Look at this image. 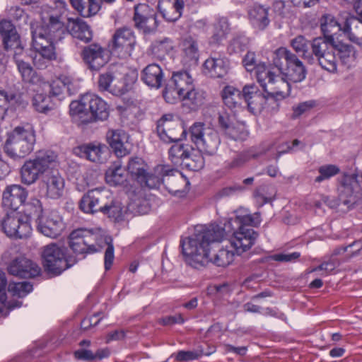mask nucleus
I'll return each instance as SVG.
<instances>
[{"mask_svg": "<svg viewBox=\"0 0 362 362\" xmlns=\"http://www.w3.org/2000/svg\"><path fill=\"white\" fill-rule=\"evenodd\" d=\"M248 15L253 27L259 30H264L270 23L268 7L255 4L250 9Z\"/></svg>", "mask_w": 362, "mask_h": 362, "instance_id": "f704fd0d", "label": "nucleus"}, {"mask_svg": "<svg viewBox=\"0 0 362 362\" xmlns=\"http://www.w3.org/2000/svg\"><path fill=\"white\" fill-rule=\"evenodd\" d=\"M8 272L21 278H34L40 273V267L34 262L25 257L13 259L8 266Z\"/></svg>", "mask_w": 362, "mask_h": 362, "instance_id": "5701e85b", "label": "nucleus"}, {"mask_svg": "<svg viewBox=\"0 0 362 362\" xmlns=\"http://www.w3.org/2000/svg\"><path fill=\"white\" fill-rule=\"evenodd\" d=\"M284 77L283 75L273 74L269 80L264 83L262 88L271 96V99L274 98L283 99L290 95L291 81Z\"/></svg>", "mask_w": 362, "mask_h": 362, "instance_id": "393cba45", "label": "nucleus"}, {"mask_svg": "<svg viewBox=\"0 0 362 362\" xmlns=\"http://www.w3.org/2000/svg\"><path fill=\"white\" fill-rule=\"evenodd\" d=\"M300 254L298 252H294L288 254H276L272 256L273 260L277 262H293L298 259Z\"/></svg>", "mask_w": 362, "mask_h": 362, "instance_id": "338daca9", "label": "nucleus"}, {"mask_svg": "<svg viewBox=\"0 0 362 362\" xmlns=\"http://www.w3.org/2000/svg\"><path fill=\"white\" fill-rule=\"evenodd\" d=\"M190 170L197 171L203 168L204 160L202 156L199 152L193 151L190 153L189 156L186 158L183 165Z\"/></svg>", "mask_w": 362, "mask_h": 362, "instance_id": "864d4df0", "label": "nucleus"}, {"mask_svg": "<svg viewBox=\"0 0 362 362\" xmlns=\"http://www.w3.org/2000/svg\"><path fill=\"white\" fill-rule=\"evenodd\" d=\"M38 230L45 236L55 238L64 229V223L60 216L54 211L45 212L37 222Z\"/></svg>", "mask_w": 362, "mask_h": 362, "instance_id": "4be33fe9", "label": "nucleus"}, {"mask_svg": "<svg viewBox=\"0 0 362 362\" xmlns=\"http://www.w3.org/2000/svg\"><path fill=\"white\" fill-rule=\"evenodd\" d=\"M105 243L107 247L105 252V268L106 270H108L110 269L115 257L114 247L112 243V239L110 237L105 238Z\"/></svg>", "mask_w": 362, "mask_h": 362, "instance_id": "680f3d73", "label": "nucleus"}, {"mask_svg": "<svg viewBox=\"0 0 362 362\" xmlns=\"http://www.w3.org/2000/svg\"><path fill=\"white\" fill-rule=\"evenodd\" d=\"M336 42H331L321 37H315L310 42L311 55L314 63L317 62L322 69L329 71H337V57L335 54Z\"/></svg>", "mask_w": 362, "mask_h": 362, "instance_id": "9b49d317", "label": "nucleus"}, {"mask_svg": "<svg viewBox=\"0 0 362 362\" xmlns=\"http://www.w3.org/2000/svg\"><path fill=\"white\" fill-rule=\"evenodd\" d=\"M184 0H175L172 6L168 8L162 9L160 7V13L163 17L169 22H174L180 18L184 8Z\"/></svg>", "mask_w": 362, "mask_h": 362, "instance_id": "de8ad7c7", "label": "nucleus"}, {"mask_svg": "<svg viewBox=\"0 0 362 362\" xmlns=\"http://www.w3.org/2000/svg\"><path fill=\"white\" fill-rule=\"evenodd\" d=\"M173 48V42L169 38H165L158 41L153 46V52L158 57H163L165 54H168Z\"/></svg>", "mask_w": 362, "mask_h": 362, "instance_id": "13d9d810", "label": "nucleus"}, {"mask_svg": "<svg viewBox=\"0 0 362 362\" xmlns=\"http://www.w3.org/2000/svg\"><path fill=\"white\" fill-rule=\"evenodd\" d=\"M228 64L221 57H210L204 64L205 74L212 78H222L228 72Z\"/></svg>", "mask_w": 362, "mask_h": 362, "instance_id": "473e14b6", "label": "nucleus"}, {"mask_svg": "<svg viewBox=\"0 0 362 362\" xmlns=\"http://www.w3.org/2000/svg\"><path fill=\"white\" fill-rule=\"evenodd\" d=\"M40 185L46 197L57 199L63 196L65 180L57 170L52 169L42 176Z\"/></svg>", "mask_w": 362, "mask_h": 362, "instance_id": "a211bd4d", "label": "nucleus"}, {"mask_svg": "<svg viewBox=\"0 0 362 362\" xmlns=\"http://www.w3.org/2000/svg\"><path fill=\"white\" fill-rule=\"evenodd\" d=\"M291 45L309 64H314V58L309 52L310 42L303 35H298L291 41Z\"/></svg>", "mask_w": 362, "mask_h": 362, "instance_id": "79ce46f5", "label": "nucleus"}, {"mask_svg": "<svg viewBox=\"0 0 362 362\" xmlns=\"http://www.w3.org/2000/svg\"><path fill=\"white\" fill-rule=\"evenodd\" d=\"M23 206V216L28 217L29 222L31 219H35L37 222L40 218L45 214L42 203L37 198H30L28 202H24Z\"/></svg>", "mask_w": 362, "mask_h": 362, "instance_id": "37998d69", "label": "nucleus"}, {"mask_svg": "<svg viewBox=\"0 0 362 362\" xmlns=\"http://www.w3.org/2000/svg\"><path fill=\"white\" fill-rule=\"evenodd\" d=\"M247 42V40L245 37H235L230 41L229 49H230L233 52H240L245 48Z\"/></svg>", "mask_w": 362, "mask_h": 362, "instance_id": "69168bd1", "label": "nucleus"}, {"mask_svg": "<svg viewBox=\"0 0 362 362\" xmlns=\"http://www.w3.org/2000/svg\"><path fill=\"white\" fill-rule=\"evenodd\" d=\"M66 6L63 0L42 5L37 11L40 23H30L32 45L35 50L33 62L39 69H45L51 61L57 59L54 45L63 37V16L66 11Z\"/></svg>", "mask_w": 362, "mask_h": 362, "instance_id": "f257e3e1", "label": "nucleus"}, {"mask_svg": "<svg viewBox=\"0 0 362 362\" xmlns=\"http://www.w3.org/2000/svg\"><path fill=\"white\" fill-rule=\"evenodd\" d=\"M313 107V103L311 101L303 102L299 103L296 106L293 107L292 118L296 119L303 113L310 110Z\"/></svg>", "mask_w": 362, "mask_h": 362, "instance_id": "e2e57ef3", "label": "nucleus"}, {"mask_svg": "<svg viewBox=\"0 0 362 362\" xmlns=\"http://www.w3.org/2000/svg\"><path fill=\"white\" fill-rule=\"evenodd\" d=\"M178 100H180L183 105L187 107L190 110H196L204 104L205 95L204 92L195 90L192 87L189 91L180 95Z\"/></svg>", "mask_w": 362, "mask_h": 362, "instance_id": "ea45409f", "label": "nucleus"}, {"mask_svg": "<svg viewBox=\"0 0 362 362\" xmlns=\"http://www.w3.org/2000/svg\"><path fill=\"white\" fill-rule=\"evenodd\" d=\"M13 59L24 82L34 84L40 81V76L29 62L30 57L27 52L20 55L17 54Z\"/></svg>", "mask_w": 362, "mask_h": 362, "instance_id": "c85d7f7f", "label": "nucleus"}, {"mask_svg": "<svg viewBox=\"0 0 362 362\" xmlns=\"http://www.w3.org/2000/svg\"><path fill=\"white\" fill-rule=\"evenodd\" d=\"M66 29L74 37L86 43L89 42L93 38L92 31L89 25L78 18H69Z\"/></svg>", "mask_w": 362, "mask_h": 362, "instance_id": "7c9ffc66", "label": "nucleus"}, {"mask_svg": "<svg viewBox=\"0 0 362 362\" xmlns=\"http://www.w3.org/2000/svg\"><path fill=\"white\" fill-rule=\"evenodd\" d=\"M42 256L45 268L50 272L59 274L69 267L63 250L57 244L46 245Z\"/></svg>", "mask_w": 362, "mask_h": 362, "instance_id": "2eb2a0df", "label": "nucleus"}, {"mask_svg": "<svg viewBox=\"0 0 362 362\" xmlns=\"http://www.w3.org/2000/svg\"><path fill=\"white\" fill-rule=\"evenodd\" d=\"M201 354L194 351H180L177 353L175 359L178 361H192L199 358Z\"/></svg>", "mask_w": 362, "mask_h": 362, "instance_id": "0e129e2a", "label": "nucleus"}, {"mask_svg": "<svg viewBox=\"0 0 362 362\" xmlns=\"http://www.w3.org/2000/svg\"><path fill=\"white\" fill-rule=\"evenodd\" d=\"M136 43L134 32L130 28L122 27L116 30L112 36V47L114 49L130 52Z\"/></svg>", "mask_w": 362, "mask_h": 362, "instance_id": "cd10ccee", "label": "nucleus"}, {"mask_svg": "<svg viewBox=\"0 0 362 362\" xmlns=\"http://www.w3.org/2000/svg\"><path fill=\"white\" fill-rule=\"evenodd\" d=\"M98 87L100 90H108L114 95H123L127 88L123 82L116 81L115 76L110 73L100 75Z\"/></svg>", "mask_w": 362, "mask_h": 362, "instance_id": "72a5a7b5", "label": "nucleus"}, {"mask_svg": "<svg viewBox=\"0 0 362 362\" xmlns=\"http://www.w3.org/2000/svg\"><path fill=\"white\" fill-rule=\"evenodd\" d=\"M362 173L356 172L344 175L338 186L339 201L348 208L358 204L362 201Z\"/></svg>", "mask_w": 362, "mask_h": 362, "instance_id": "1a4fd4ad", "label": "nucleus"}, {"mask_svg": "<svg viewBox=\"0 0 362 362\" xmlns=\"http://www.w3.org/2000/svg\"><path fill=\"white\" fill-rule=\"evenodd\" d=\"M103 214L115 221H119L124 216L123 206L118 201H111L110 204L107 201Z\"/></svg>", "mask_w": 362, "mask_h": 362, "instance_id": "8fccbe9b", "label": "nucleus"}, {"mask_svg": "<svg viewBox=\"0 0 362 362\" xmlns=\"http://www.w3.org/2000/svg\"><path fill=\"white\" fill-rule=\"evenodd\" d=\"M272 63L292 83L301 82L305 78L307 71L303 62L284 47L277 49L272 54Z\"/></svg>", "mask_w": 362, "mask_h": 362, "instance_id": "0eeeda50", "label": "nucleus"}, {"mask_svg": "<svg viewBox=\"0 0 362 362\" xmlns=\"http://www.w3.org/2000/svg\"><path fill=\"white\" fill-rule=\"evenodd\" d=\"M264 151H257L256 148H251L237 153L231 159L227 160L223 163V168L226 171H232L238 170L245 166V165L252 158H257L264 154Z\"/></svg>", "mask_w": 362, "mask_h": 362, "instance_id": "c756f323", "label": "nucleus"}, {"mask_svg": "<svg viewBox=\"0 0 362 362\" xmlns=\"http://www.w3.org/2000/svg\"><path fill=\"white\" fill-rule=\"evenodd\" d=\"M339 171V168L335 165H322L318 170L320 175L315 177V182H321L323 180H328L337 175Z\"/></svg>", "mask_w": 362, "mask_h": 362, "instance_id": "6e6d98bb", "label": "nucleus"}, {"mask_svg": "<svg viewBox=\"0 0 362 362\" xmlns=\"http://www.w3.org/2000/svg\"><path fill=\"white\" fill-rule=\"evenodd\" d=\"M79 14L84 17L88 18L95 15L100 8V0H85L81 4V7L74 8Z\"/></svg>", "mask_w": 362, "mask_h": 362, "instance_id": "3c124183", "label": "nucleus"}, {"mask_svg": "<svg viewBox=\"0 0 362 362\" xmlns=\"http://www.w3.org/2000/svg\"><path fill=\"white\" fill-rule=\"evenodd\" d=\"M72 86L71 79L66 76H61L53 81L49 85L50 94L52 96H60L66 92L71 95V86Z\"/></svg>", "mask_w": 362, "mask_h": 362, "instance_id": "a18cd8bd", "label": "nucleus"}, {"mask_svg": "<svg viewBox=\"0 0 362 362\" xmlns=\"http://www.w3.org/2000/svg\"><path fill=\"white\" fill-rule=\"evenodd\" d=\"M109 197L110 192L105 189H90L80 200V209L87 214H94L98 211L103 213Z\"/></svg>", "mask_w": 362, "mask_h": 362, "instance_id": "dca6fc26", "label": "nucleus"}, {"mask_svg": "<svg viewBox=\"0 0 362 362\" xmlns=\"http://www.w3.org/2000/svg\"><path fill=\"white\" fill-rule=\"evenodd\" d=\"M71 116L81 123L105 120L110 115V107L101 98L91 93L84 94L69 105Z\"/></svg>", "mask_w": 362, "mask_h": 362, "instance_id": "20e7f679", "label": "nucleus"}, {"mask_svg": "<svg viewBox=\"0 0 362 362\" xmlns=\"http://www.w3.org/2000/svg\"><path fill=\"white\" fill-rule=\"evenodd\" d=\"M234 218H231L228 223L233 230L230 245L238 255H241L249 250L255 243L258 234L247 226H258L261 223L260 214H248L244 209L236 211Z\"/></svg>", "mask_w": 362, "mask_h": 362, "instance_id": "7ed1b4c3", "label": "nucleus"}, {"mask_svg": "<svg viewBox=\"0 0 362 362\" xmlns=\"http://www.w3.org/2000/svg\"><path fill=\"white\" fill-rule=\"evenodd\" d=\"M81 56L89 69L98 71L109 60L107 52L98 44H91L83 47Z\"/></svg>", "mask_w": 362, "mask_h": 362, "instance_id": "412c9836", "label": "nucleus"}, {"mask_svg": "<svg viewBox=\"0 0 362 362\" xmlns=\"http://www.w3.org/2000/svg\"><path fill=\"white\" fill-rule=\"evenodd\" d=\"M127 169L129 173L140 182L141 180L144 179L147 165L141 158L134 157L129 160Z\"/></svg>", "mask_w": 362, "mask_h": 362, "instance_id": "49530a36", "label": "nucleus"}, {"mask_svg": "<svg viewBox=\"0 0 362 362\" xmlns=\"http://www.w3.org/2000/svg\"><path fill=\"white\" fill-rule=\"evenodd\" d=\"M107 141L117 157H124L131 152L129 136L122 129H110L106 134Z\"/></svg>", "mask_w": 362, "mask_h": 362, "instance_id": "b1692460", "label": "nucleus"}, {"mask_svg": "<svg viewBox=\"0 0 362 362\" xmlns=\"http://www.w3.org/2000/svg\"><path fill=\"white\" fill-rule=\"evenodd\" d=\"M182 174L168 165H158L155 167L153 172H146L144 179L141 180L140 183L149 188H157L161 184H164L169 192H175L178 189V182H182Z\"/></svg>", "mask_w": 362, "mask_h": 362, "instance_id": "6e6552de", "label": "nucleus"}, {"mask_svg": "<svg viewBox=\"0 0 362 362\" xmlns=\"http://www.w3.org/2000/svg\"><path fill=\"white\" fill-rule=\"evenodd\" d=\"M1 226L8 236L20 239L28 237L32 230L28 217L16 210L6 214L1 221Z\"/></svg>", "mask_w": 362, "mask_h": 362, "instance_id": "f8f14e48", "label": "nucleus"}, {"mask_svg": "<svg viewBox=\"0 0 362 362\" xmlns=\"http://www.w3.org/2000/svg\"><path fill=\"white\" fill-rule=\"evenodd\" d=\"M320 28L324 35L322 38L331 42H336L334 36L340 31L343 32V27L330 14H325L320 18Z\"/></svg>", "mask_w": 362, "mask_h": 362, "instance_id": "c9c22d12", "label": "nucleus"}, {"mask_svg": "<svg viewBox=\"0 0 362 362\" xmlns=\"http://www.w3.org/2000/svg\"><path fill=\"white\" fill-rule=\"evenodd\" d=\"M243 100L252 113L258 114L264 108L269 98L259 92L255 84H250L243 87Z\"/></svg>", "mask_w": 362, "mask_h": 362, "instance_id": "bb28decb", "label": "nucleus"}, {"mask_svg": "<svg viewBox=\"0 0 362 362\" xmlns=\"http://www.w3.org/2000/svg\"><path fill=\"white\" fill-rule=\"evenodd\" d=\"M33 291V285L27 281L10 283L8 291L14 296L23 298Z\"/></svg>", "mask_w": 362, "mask_h": 362, "instance_id": "603ef678", "label": "nucleus"}, {"mask_svg": "<svg viewBox=\"0 0 362 362\" xmlns=\"http://www.w3.org/2000/svg\"><path fill=\"white\" fill-rule=\"evenodd\" d=\"M339 59L341 62L347 67H351L354 65L356 60L355 52L352 47L345 46L339 52Z\"/></svg>", "mask_w": 362, "mask_h": 362, "instance_id": "bf43d9fd", "label": "nucleus"}, {"mask_svg": "<svg viewBox=\"0 0 362 362\" xmlns=\"http://www.w3.org/2000/svg\"><path fill=\"white\" fill-rule=\"evenodd\" d=\"M133 20L135 27L144 33H151L158 27L156 13L145 4H139L134 6Z\"/></svg>", "mask_w": 362, "mask_h": 362, "instance_id": "6ab92c4d", "label": "nucleus"}, {"mask_svg": "<svg viewBox=\"0 0 362 362\" xmlns=\"http://www.w3.org/2000/svg\"><path fill=\"white\" fill-rule=\"evenodd\" d=\"M0 35L3 40L4 49L7 52H13V58L25 52L15 26L10 21H0Z\"/></svg>", "mask_w": 362, "mask_h": 362, "instance_id": "f3484780", "label": "nucleus"}, {"mask_svg": "<svg viewBox=\"0 0 362 362\" xmlns=\"http://www.w3.org/2000/svg\"><path fill=\"white\" fill-rule=\"evenodd\" d=\"M221 95L224 104L231 110L240 107L243 100V90L230 86L223 88Z\"/></svg>", "mask_w": 362, "mask_h": 362, "instance_id": "a19ab883", "label": "nucleus"}, {"mask_svg": "<svg viewBox=\"0 0 362 362\" xmlns=\"http://www.w3.org/2000/svg\"><path fill=\"white\" fill-rule=\"evenodd\" d=\"M182 50L188 60L197 61L199 49L197 40L191 36L186 37L182 42Z\"/></svg>", "mask_w": 362, "mask_h": 362, "instance_id": "09e8293b", "label": "nucleus"}, {"mask_svg": "<svg viewBox=\"0 0 362 362\" xmlns=\"http://www.w3.org/2000/svg\"><path fill=\"white\" fill-rule=\"evenodd\" d=\"M49 101V98L45 94L36 93L33 98V105L37 112L47 113L50 110Z\"/></svg>", "mask_w": 362, "mask_h": 362, "instance_id": "4d7b16f0", "label": "nucleus"}, {"mask_svg": "<svg viewBox=\"0 0 362 362\" xmlns=\"http://www.w3.org/2000/svg\"><path fill=\"white\" fill-rule=\"evenodd\" d=\"M229 32V25L226 19L220 20L214 25V33L212 35V42L214 43H220L226 38Z\"/></svg>", "mask_w": 362, "mask_h": 362, "instance_id": "5fc2aeb1", "label": "nucleus"}, {"mask_svg": "<svg viewBox=\"0 0 362 362\" xmlns=\"http://www.w3.org/2000/svg\"><path fill=\"white\" fill-rule=\"evenodd\" d=\"M95 235L90 230L77 229L71 232L69 235V247L76 254L94 252L97 251L93 245Z\"/></svg>", "mask_w": 362, "mask_h": 362, "instance_id": "aec40b11", "label": "nucleus"}, {"mask_svg": "<svg viewBox=\"0 0 362 362\" xmlns=\"http://www.w3.org/2000/svg\"><path fill=\"white\" fill-rule=\"evenodd\" d=\"M343 33L349 40L362 47V19L348 18L343 26Z\"/></svg>", "mask_w": 362, "mask_h": 362, "instance_id": "e433bc0d", "label": "nucleus"}, {"mask_svg": "<svg viewBox=\"0 0 362 362\" xmlns=\"http://www.w3.org/2000/svg\"><path fill=\"white\" fill-rule=\"evenodd\" d=\"M57 165V155L49 150L40 151L33 159L26 160L21 168V182L27 185L35 183Z\"/></svg>", "mask_w": 362, "mask_h": 362, "instance_id": "423d86ee", "label": "nucleus"}, {"mask_svg": "<svg viewBox=\"0 0 362 362\" xmlns=\"http://www.w3.org/2000/svg\"><path fill=\"white\" fill-rule=\"evenodd\" d=\"M105 180L111 186L122 185L127 182V174L119 160L108 168L105 173Z\"/></svg>", "mask_w": 362, "mask_h": 362, "instance_id": "58836bf2", "label": "nucleus"}, {"mask_svg": "<svg viewBox=\"0 0 362 362\" xmlns=\"http://www.w3.org/2000/svg\"><path fill=\"white\" fill-rule=\"evenodd\" d=\"M105 146L100 144H88L76 147L74 153L83 158L93 163H100L103 160V154Z\"/></svg>", "mask_w": 362, "mask_h": 362, "instance_id": "2f4dec72", "label": "nucleus"}, {"mask_svg": "<svg viewBox=\"0 0 362 362\" xmlns=\"http://www.w3.org/2000/svg\"><path fill=\"white\" fill-rule=\"evenodd\" d=\"M156 131L160 139L166 143L177 142L186 136L181 122L172 114H165L158 120Z\"/></svg>", "mask_w": 362, "mask_h": 362, "instance_id": "ddd939ff", "label": "nucleus"}, {"mask_svg": "<svg viewBox=\"0 0 362 362\" xmlns=\"http://www.w3.org/2000/svg\"><path fill=\"white\" fill-rule=\"evenodd\" d=\"M243 64L247 71H252L257 65L255 54L252 52H248L243 58Z\"/></svg>", "mask_w": 362, "mask_h": 362, "instance_id": "774afa93", "label": "nucleus"}, {"mask_svg": "<svg viewBox=\"0 0 362 362\" xmlns=\"http://www.w3.org/2000/svg\"><path fill=\"white\" fill-rule=\"evenodd\" d=\"M193 148L189 145L175 144L169 150V157L175 165H183L187 156H189Z\"/></svg>", "mask_w": 362, "mask_h": 362, "instance_id": "c03bdc74", "label": "nucleus"}, {"mask_svg": "<svg viewBox=\"0 0 362 362\" xmlns=\"http://www.w3.org/2000/svg\"><path fill=\"white\" fill-rule=\"evenodd\" d=\"M254 70L255 71L257 81L262 87L274 74L271 71L267 70L264 63H259L257 64Z\"/></svg>", "mask_w": 362, "mask_h": 362, "instance_id": "052dcab7", "label": "nucleus"}, {"mask_svg": "<svg viewBox=\"0 0 362 362\" xmlns=\"http://www.w3.org/2000/svg\"><path fill=\"white\" fill-rule=\"evenodd\" d=\"M36 142L35 132L32 127H16L8 134L5 144V152L14 160L28 156Z\"/></svg>", "mask_w": 362, "mask_h": 362, "instance_id": "39448f33", "label": "nucleus"}, {"mask_svg": "<svg viewBox=\"0 0 362 362\" xmlns=\"http://www.w3.org/2000/svg\"><path fill=\"white\" fill-rule=\"evenodd\" d=\"M193 87V80L186 71L173 73L171 80L163 91V97L167 103H175L178 98Z\"/></svg>", "mask_w": 362, "mask_h": 362, "instance_id": "4468645a", "label": "nucleus"}, {"mask_svg": "<svg viewBox=\"0 0 362 362\" xmlns=\"http://www.w3.org/2000/svg\"><path fill=\"white\" fill-rule=\"evenodd\" d=\"M28 197V191L20 185L7 186L3 192L2 204L11 211L23 206Z\"/></svg>", "mask_w": 362, "mask_h": 362, "instance_id": "a878e982", "label": "nucleus"}, {"mask_svg": "<svg viewBox=\"0 0 362 362\" xmlns=\"http://www.w3.org/2000/svg\"><path fill=\"white\" fill-rule=\"evenodd\" d=\"M141 78L148 86L158 88L161 86L163 80V71L158 64H151L144 69Z\"/></svg>", "mask_w": 362, "mask_h": 362, "instance_id": "4c0bfd02", "label": "nucleus"}, {"mask_svg": "<svg viewBox=\"0 0 362 362\" xmlns=\"http://www.w3.org/2000/svg\"><path fill=\"white\" fill-rule=\"evenodd\" d=\"M189 135L191 141L201 151L210 156L217 152L221 140L214 129L202 122H196L190 127Z\"/></svg>", "mask_w": 362, "mask_h": 362, "instance_id": "9d476101", "label": "nucleus"}, {"mask_svg": "<svg viewBox=\"0 0 362 362\" xmlns=\"http://www.w3.org/2000/svg\"><path fill=\"white\" fill-rule=\"evenodd\" d=\"M224 228L218 225L209 227L197 226L195 233L181 240L182 254L188 264L195 269L205 267L211 262L217 267H226L233 260L234 252L226 247H220L211 254L209 247L214 243L221 242L225 237Z\"/></svg>", "mask_w": 362, "mask_h": 362, "instance_id": "f03ea898", "label": "nucleus"}]
</instances>
